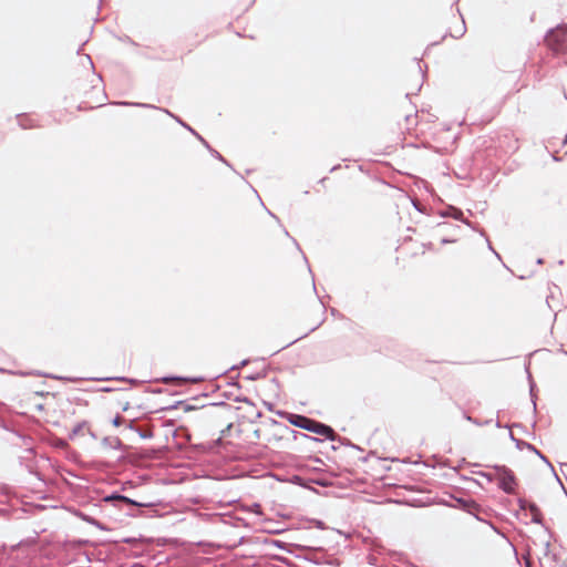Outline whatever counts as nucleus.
I'll return each mask as SVG.
<instances>
[{
    "label": "nucleus",
    "instance_id": "7",
    "mask_svg": "<svg viewBox=\"0 0 567 567\" xmlns=\"http://www.w3.org/2000/svg\"><path fill=\"white\" fill-rule=\"evenodd\" d=\"M112 424L115 426V427H118L121 425H127L130 429L132 427V421H127L126 419H124L123 416L121 415H116L113 420H112Z\"/></svg>",
    "mask_w": 567,
    "mask_h": 567
},
{
    "label": "nucleus",
    "instance_id": "8",
    "mask_svg": "<svg viewBox=\"0 0 567 567\" xmlns=\"http://www.w3.org/2000/svg\"><path fill=\"white\" fill-rule=\"evenodd\" d=\"M19 123L22 128H31V127H38L39 125L30 123L29 118L27 116H20Z\"/></svg>",
    "mask_w": 567,
    "mask_h": 567
},
{
    "label": "nucleus",
    "instance_id": "4",
    "mask_svg": "<svg viewBox=\"0 0 567 567\" xmlns=\"http://www.w3.org/2000/svg\"><path fill=\"white\" fill-rule=\"evenodd\" d=\"M91 434V427L86 420H80L70 431L69 439L75 440Z\"/></svg>",
    "mask_w": 567,
    "mask_h": 567
},
{
    "label": "nucleus",
    "instance_id": "2",
    "mask_svg": "<svg viewBox=\"0 0 567 567\" xmlns=\"http://www.w3.org/2000/svg\"><path fill=\"white\" fill-rule=\"evenodd\" d=\"M288 420L295 426L305 429L307 431L316 433L326 439L333 437L334 432L330 426L319 423L317 421H313L311 419H308L306 416L298 415V414H290Z\"/></svg>",
    "mask_w": 567,
    "mask_h": 567
},
{
    "label": "nucleus",
    "instance_id": "6",
    "mask_svg": "<svg viewBox=\"0 0 567 567\" xmlns=\"http://www.w3.org/2000/svg\"><path fill=\"white\" fill-rule=\"evenodd\" d=\"M564 39L565 32L563 30H556L550 32V34L547 37V42L549 47L558 50L560 44L564 42Z\"/></svg>",
    "mask_w": 567,
    "mask_h": 567
},
{
    "label": "nucleus",
    "instance_id": "5",
    "mask_svg": "<svg viewBox=\"0 0 567 567\" xmlns=\"http://www.w3.org/2000/svg\"><path fill=\"white\" fill-rule=\"evenodd\" d=\"M274 427V435L267 440L268 444L277 445L281 440L285 439L286 434L291 433L292 431L282 424L275 423L272 425Z\"/></svg>",
    "mask_w": 567,
    "mask_h": 567
},
{
    "label": "nucleus",
    "instance_id": "3",
    "mask_svg": "<svg viewBox=\"0 0 567 567\" xmlns=\"http://www.w3.org/2000/svg\"><path fill=\"white\" fill-rule=\"evenodd\" d=\"M498 485L499 487L508 494H514L517 487V481L513 472L509 470L503 468L498 472Z\"/></svg>",
    "mask_w": 567,
    "mask_h": 567
},
{
    "label": "nucleus",
    "instance_id": "9",
    "mask_svg": "<svg viewBox=\"0 0 567 567\" xmlns=\"http://www.w3.org/2000/svg\"><path fill=\"white\" fill-rule=\"evenodd\" d=\"M152 434L151 433H147V434H142V437H151Z\"/></svg>",
    "mask_w": 567,
    "mask_h": 567
},
{
    "label": "nucleus",
    "instance_id": "1",
    "mask_svg": "<svg viewBox=\"0 0 567 567\" xmlns=\"http://www.w3.org/2000/svg\"><path fill=\"white\" fill-rule=\"evenodd\" d=\"M34 410L50 414L55 412V408L59 406L64 419L76 416L87 406V402L80 398L74 400L59 399L54 394L48 393L44 396H33L30 399Z\"/></svg>",
    "mask_w": 567,
    "mask_h": 567
}]
</instances>
